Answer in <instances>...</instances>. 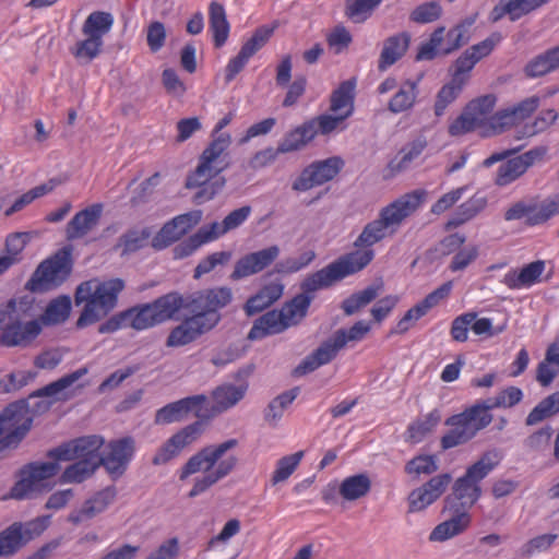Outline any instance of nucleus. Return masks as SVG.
Returning a JSON list of instances; mask_svg holds the SVG:
<instances>
[{
	"label": "nucleus",
	"instance_id": "nucleus-1",
	"mask_svg": "<svg viewBox=\"0 0 559 559\" xmlns=\"http://www.w3.org/2000/svg\"><path fill=\"white\" fill-rule=\"evenodd\" d=\"M237 445L236 439H228L201 449L187 461L180 469L179 478L181 480L197 473L203 474L195 478L193 487L188 493L190 498L206 491L235 469L238 459L236 455L227 453Z\"/></svg>",
	"mask_w": 559,
	"mask_h": 559
},
{
	"label": "nucleus",
	"instance_id": "nucleus-2",
	"mask_svg": "<svg viewBox=\"0 0 559 559\" xmlns=\"http://www.w3.org/2000/svg\"><path fill=\"white\" fill-rule=\"evenodd\" d=\"M40 306L32 295L12 298L0 305V345L29 347L43 329L38 321Z\"/></svg>",
	"mask_w": 559,
	"mask_h": 559
},
{
	"label": "nucleus",
	"instance_id": "nucleus-3",
	"mask_svg": "<svg viewBox=\"0 0 559 559\" xmlns=\"http://www.w3.org/2000/svg\"><path fill=\"white\" fill-rule=\"evenodd\" d=\"M425 190H414L405 193L382 207L378 218L368 223L354 241L356 248L370 249L371 246L388 236L394 235L400 226L411 217L424 203Z\"/></svg>",
	"mask_w": 559,
	"mask_h": 559
},
{
	"label": "nucleus",
	"instance_id": "nucleus-4",
	"mask_svg": "<svg viewBox=\"0 0 559 559\" xmlns=\"http://www.w3.org/2000/svg\"><path fill=\"white\" fill-rule=\"evenodd\" d=\"M123 288L124 282L121 278L104 282L93 278L81 283L74 295L75 305H83L76 326L86 328L107 317L117 306L118 295Z\"/></svg>",
	"mask_w": 559,
	"mask_h": 559
},
{
	"label": "nucleus",
	"instance_id": "nucleus-5",
	"mask_svg": "<svg viewBox=\"0 0 559 559\" xmlns=\"http://www.w3.org/2000/svg\"><path fill=\"white\" fill-rule=\"evenodd\" d=\"M32 424L33 417L23 401L11 403L0 412V460L19 448Z\"/></svg>",
	"mask_w": 559,
	"mask_h": 559
},
{
	"label": "nucleus",
	"instance_id": "nucleus-6",
	"mask_svg": "<svg viewBox=\"0 0 559 559\" xmlns=\"http://www.w3.org/2000/svg\"><path fill=\"white\" fill-rule=\"evenodd\" d=\"M496 103L497 98L492 94L471 100L463 112L449 126V133L452 136H460L480 129L485 135H488Z\"/></svg>",
	"mask_w": 559,
	"mask_h": 559
},
{
	"label": "nucleus",
	"instance_id": "nucleus-7",
	"mask_svg": "<svg viewBox=\"0 0 559 559\" xmlns=\"http://www.w3.org/2000/svg\"><path fill=\"white\" fill-rule=\"evenodd\" d=\"M70 251L61 250L52 258L45 260L34 272L26 287L32 292H46L59 286L70 274Z\"/></svg>",
	"mask_w": 559,
	"mask_h": 559
},
{
	"label": "nucleus",
	"instance_id": "nucleus-8",
	"mask_svg": "<svg viewBox=\"0 0 559 559\" xmlns=\"http://www.w3.org/2000/svg\"><path fill=\"white\" fill-rule=\"evenodd\" d=\"M104 444L100 436H84L59 445L48 452V456L57 461L82 460L94 462L96 466L102 464L99 450Z\"/></svg>",
	"mask_w": 559,
	"mask_h": 559
},
{
	"label": "nucleus",
	"instance_id": "nucleus-9",
	"mask_svg": "<svg viewBox=\"0 0 559 559\" xmlns=\"http://www.w3.org/2000/svg\"><path fill=\"white\" fill-rule=\"evenodd\" d=\"M45 530L44 520L14 522L0 532V557H11Z\"/></svg>",
	"mask_w": 559,
	"mask_h": 559
},
{
	"label": "nucleus",
	"instance_id": "nucleus-10",
	"mask_svg": "<svg viewBox=\"0 0 559 559\" xmlns=\"http://www.w3.org/2000/svg\"><path fill=\"white\" fill-rule=\"evenodd\" d=\"M233 300V292L229 287L209 288L193 293L186 299V309L198 316L216 317L215 326L221 321L217 312Z\"/></svg>",
	"mask_w": 559,
	"mask_h": 559
},
{
	"label": "nucleus",
	"instance_id": "nucleus-11",
	"mask_svg": "<svg viewBox=\"0 0 559 559\" xmlns=\"http://www.w3.org/2000/svg\"><path fill=\"white\" fill-rule=\"evenodd\" d=\"M59 469L60 465L57 460L55 462L28 464L22 469L21 479L12 489V497L23 499L45 488L44 481L53 477Z\"/></svg>",
	"mask_w": 559,
	"mask_h": 559
},
{
	"label": "nucleus",
	"instance_id": "nucleus-12",
	"mask_svg": "<svg viewBox=\"0 0 559 559\" xmlns=\"http://www.w3.org/2000/svg\"><path fill=\"white\" fill-rule=\"evenodd\" d=\"M203 425L201 421H195L188 425L167 439L155 452L152 457V464L160 466L169 463L171 460L179 456V454L192 444L201 436Z\"/></svg>",
	"mask_w": 559,
	"mask_h": 559
},
{
	"label": "nucleus",
	"instance_id": "nucleus-13",
	"mask_svg": "<svg viewBox=\"0 0 559 559\" xmlns=\"http://www.w3.org/2000/svg\"><path fill=\"white\" fill-rule=\"evenodd\" d=\"M343 162L338 157L319 160L307 166L293 182L292 189L304 192L332 180L341 170Z\"/></svg>",
	"mask_w": 559,
	"mask_h": 559
},
{
	"label": "nucleus",
	"instance_id": "nucleus-14",
	"mask_svg": "<svg viewBox=\"0 0 559 559\" xmlns=\"http://www.w3.org/2000/svg\"><path fill=\"white\" fill-rule=\"evenodd\" d=\"M546 153V147L538 146L503 162L497 169L495 183L499 187L512 183L523 176L534 164L542 162Z\"/></svg>",
	"mask_w": 559,
	"mask_h": 559
},
{
	"label": "nucleus",
	"instance_id": "nucleus-15",
	"mask_svg": "<svg viewBox=\"0 0 559 559\" xmlns=\"http://www.w3.org/2000/svg\"><path fill=\"white\" fill-rule=\"evenodd\" d=\"M216 319L217 318L213 314L205 317L193 313L171 330L167 337L166 345L169 347H179L195 341L201 335L215 328Z\"/></svg>",
	"mask_w": 559,
	"mask_h": 559
},
{
	"label": "nucleus",
	"instance_id": "nucleus-16",
	"mask_svg": "<svg viewBox=\"0 0 559 559\" xmlns=\"http://www.w3.org/2000/svg\"><path fill=\"white\" fill-rule=\"evenodd\" d=\"M201 219V210H194L174 217L164 224L160 230L153 237L152 247L162 250L170 246L198 225Z\"/></svg>",
	"mask_w": 559,
	"mask_h": 559
},
{
	"label": "nucleus",
	"instance_id": "nucleus-17",
	"mask_svg": "<svg viewBox=\"0 0 559 559\" xmlns=\"http://www.w3.org/2000/svg\"><path fill=\"white\" fill-rule=\"evenodd\" d=\"M280 252V247L273 245L241 257L236 261L230 278L238 281L262 272L278 258Z\"/></svg>",
	"mask_w": 559,
	"mask_h": 559
},
{
	"label": "nucleus",
	"instance_id": "nucleus-18",
	"mask_svg": "<svg viewBox=\"0 0 559 559\" xmlns=\"http://www.w3.org/2000/svg\"><path fill=\"white\" fill-rule=\"evenodd\" d=\"M551 0H500L490 11L489 20L492 23L508 16L511 22H515L543 7Z\"/></svg>",
	"mask_w": 559,
	"mask_h": 559
},
{
	"label": "nucleus",
	"instance_id": "nucleus-19",
	"mask_svg": "<svg viewBox=\"0 0 559 559\" xmlns=\"http://www.w3.org/2000/svg\"><path fill=\"white\" fill-rule=\"evenodd\" d=\"M109 451L102 455V464L114 476H120L134 453V440L126 437L111 441L108 444Z\"/></svg>",
	"mask_w": 559,
	"mask_h": 559
},
{
	"label": "nucleus",
	"instance_id": "nucleus-20",
	"mask_svg": "<svg viewBox=\"0 0 559 559\" xmlns=\"http://www.w3.org/2000/svg\"><path fill=\"white\" fill-rule=\"evenodd\" d=\"M115 498L116 489L114 487H107L85 500L81 508L73 510L68 515V521L74 525L90 521L103 513L115 501Z\"/></svg>",
	"mask_w": 559,
	"mask_h": 559
},
{
	"label": "nucleus",
	"instance_id": "nucleus-21",
	"mask_svg": "<svg viewBox=\"0 0 559 559\" xmlns=\"http://www.w3.org/2000/svg\"><path fill=\"white\" fill-rule=\"evenodd\" d=\"M103 204H92L78 212L66 226V238L70 241L81 239L93 231L99 224Z\"/></svg>",
	"mask_w": 559,
	"mask_h": 559
},
{
	"label": "nucleus",
	"instance_id": "nucleus-22",
	"mask_svg": "<svg viewBox=\"0 0 559 559\" xmlns=\"http://www.w3.org/2000/svg\"><path fill=\"white\" fill-rule=\"evenodd\" d=\"M481 495L480 485L474 484L464 476L457 478L452 492L444 500L447 510H464L467 512Z\"/></svg>",
	"mask_w": 559,
	"mask_h": 559
},
{
	"label": "nucleus",
	"instance_id": "nucleus-23",
	"mask_svg": "<svg viewBox=\"0 0 559 559\" xmlns=\"http://www.w3.org/2000/svg\"><path fill=\"white\" fill-rule=\"evenodd\" d=\"M206 401V395L199 394L169 403L156 412L154 423L156 425H168L171 423L180 421L187 416L188 413L195 409L197 407H200Z\"/></svg>",
	"mask_w": 559,
	"mask_h": 559
},
{
	"label": "nucleus",
	"instance_id": "nucleus-24",
	"mask_svg": "<svg viewBox=\"0 0 559 559\" xmlns=\"http://www.w3.org/2000/svg\"><path fill=\"white\" fill-rule=\"evenodd\" d=\"M373 257L374 251L372 249L358 248L355 251L342 255L330 263V265L338 282L346 276L364 270L372 261Z\"/></svg>",
	"mask_w": 559,
	"mask_h": 559
},
{
	"label": "nucleus",
	"instance_id": "nucleus-25",
	"mask_svg": "<svg viewBox=\"0 0 559 559\" xmlns=\"http://www.w3.org/2000/svg\"><path fill=\"white\" fill-rule=\"evenodd\" d=\"M449 520L438 524L429 535L430 542H444L463 533L471 523V515L464 510H449Z\"/></svg>",
	"mask_w": 559,
	"mask_h": 559
},
{
	"label": "nucleus",
	"instance_id": "nucleus-26",
	"mask_svg": "<svg viewBox=\"0 0 559 559\" xmlns=\"http://www.w3.org/2000/svg\"><path fill=\"white\" fill-rule=\"evenodd\" d=\"M288 329L280 311L271 310L259 317L248 333V340H262L267 335L280 334Z\"/></svg>",
	"mask_w": 559,
	"mask_h": 559
},
{
	"label": "nucleus",
	"instance_id": "nucleus-27",
	"mask_svg": "<svg viewBox=\"0 0 559 559\" xmlns=\"http://www.w3.org/2000/svg\"><path fill=\"white\" fill-rule=\"evenodd\" d=\"M317 135V129L314 122H308L296 127L278 143V152L282 154L296 152L302 150L310 141Z\"/></svg>",
	"mask_w": 559,
	"mask_h": 559
},
{
	"label": "nucleus",
	"instance_id": "nucleus-28",
	"mask_svg": "<svg viewBox=\"0 0 559 559\" xmlns=\"http://www.w3.org/2000/svg\"><path fill=\"white\" fill-rule=\"evenodd\" d=\"M411 41V35L406 32L393 35L383 43L378 68L380 71L386 70L394 64L406 52Z\"/></svg>",
	"mask_w": 559,
	"mask_h": 559
},
{
	"label": "nucleus",
	"instance_id": "nucleus-29",
	"mask_svg": "<svg viewBox=\"0 0 559 559\" xmlns=\"http://www.w3.org/2000/svg\"><path fill=\"white\" fill-rule=\"evenodd\" d=\"M502 457V450L497 448L489 449L485 451L474 464L467 467L463 476L474 484L479 485V483L500 464Z\"/></svg>",
	"mask_w": 559,
	"mask_h": 559
},
{
	"label": "nucleus",
	"instance_id": "nucleus-30",
	"mask_svg": "<svg viewBox=\"0 0 559 559\" xmlns=\"http://www.w3.org/2000/svg\"><path fill=\"white\" fill-rule=\"evenodd\" d=\"M356 80L349 79L342 82L336 90L333 91L330 98V110L345 118L352 116L354 111Z\"/></svg>",
	"mask_w": 559,
	"mask_h": 559
},
{
	"label": "nucleus",
	"instance_id": "nucleus-31",
	"mask_svg": "<svg viewBox=\"0 0 559 559\" xmlns=\"http://www.w3.org/2000/svg\"><path fill=\"white\" fill-rule=\"evenodd\" d=\"M231 144V136L229 133H219L214 136L211 143L205 147L200 156V160L212 166L213 168H219L222 173L228 167V163L225 160V153Z\"/></svg>",
	"mask_w": 559,
	"mask_h": 559
},
{
	"label": "nucleus",
	"instance_id": "nucleus-32",
	"mask_svg": "<svg viewBox=\"0 0 559 559\" xmlns=\"http://www.w3.org/2000/svg\"><path fill=\"white\" fill-rule=\"evenodd\" d=\"M450 430L441 438L443 450L452 449L472 440L475 436L460 414L453 415L445 420Z\"/></svg>",
	"mask_w": 559,
	"mask_h": 559
},
{
	"label": "nucleus",
	"instance_id": "nucleus-33",
	"mask_svg": "<svg viewBox=\"0 0 559 559\" xmlns=\"http://www.w3.org/2000/svg\"><path fill=\"white\" fill-rule=\"evenodd\" d=\"M246 391V385L236 386L233 384H223L217 386L212 392V415H217L235 406L240 400L243 399Z\"/></svg>",
	"mask_w": 559,
	"mask_h": 559
},
{
	"label": "nucleus",
	"instance_id": "nucleus-34",
	"mask_svg": "<svg viewBox=\"0 0 559 559\" xmlns=\"http://www.w3.org/2000/svg\"><path fill=\"white\" fill-rule=\"evenodd\" d=\"M545 269L543 261H535L518 271H510L503 277V283L511 289L528 287L535 284Z\"/></svg>",
	"mask_w": 559,
	"mask_h": 559
},
{
	"label": "nucleus",
	"instance_id": "nucleus-35",
	"mask_svg": "<svg viewBox=\"0 0 559 559\" xmlns=\"http://www.w3.org/2000/svg\"><path fill=\"white\" fill-rule=\"evenodd\" d=\"M559 68V45L530 60L524 73L527 78H539Z\"/></svg>",
	"mask_w": 559,
	"mask_h": 559
},
{
	"label": "nucleus",
	"instance_id": "nucleus-36",
	"mask_svg": "<svg viewBox=\"0 0 559 559\" xmlns=\"http://www.w3.org/2000/svg\"><path fill=\"white\" fill-rule=\"evenodd\" d=\"M283 290L284 286L278 282L265 285L257 295L247 300L245 305L246 313L253 316L264 310L282 297Z\"/></svg>",
	"mask_w": 559,
	"mask_h": 559
},
{
	"label": "nucleus",
	"instance_id": "nucleus-37",
	"mask_svg": "<svg viewBox=\"0 0 559 559\" xmlns=\"http://www.w3.org/2000/svg\"><path fill=\"white\" fill-rule=\"evenodd\" d=\"M371 489V480L366 474L352 475L342 480L337 492L345 501H356L366 497Z\"/></svg>",
	"mask_w": 559,
	"mask_h": 559
},
{
	"label": "nucleus",
	"instance_id": "nucleus-38",
	"mask_svg": "<svg viewBox=\"0 0 559 559\" xmlns=\"http://www.w3.org/2000/svg\"><path fill=\"white\" fill-rule=\"evenodd\" d=\"M71 299L68 296H60L51 300L45 311L38 312L40 328L63 323L70 316Z\"/></svg>",
	"mask_w": 559,
	"mask_h": 559
},
{
	"label": "nucleus",
	"instance_id": "nucleus-39",
	"mask_svg": "<svg viewBox=\"0 0 559 559\" xmlns=\"http://www.w3.org/2000/svg\"><path fill=\"white\" fill-rule=\"evenodd\" d=\"M150 305L155 314V321L159 324L171 319L181 308L186 309V299L177 293H169Z\"/></svg>",
	"mask_w": 559,
	"mask_h": 559
},
{
	"label": "nucleus",
	"instance_id": "nucleus-40",
	"mask_svg": "<svg viewBox=\"0 0 559 559\" xmlns=\"http://www.w3.org/2000/svg\"><path fill=\"white\" fill-rule=\"evenodd\" d=\"M335 357L336 354L325 341L294 369V374L297 377L305 376L317 370L319 367L329 364Z\"/></svg>",
	"mask_w": 559,
	"mask_h": 559
},
{
	"label": "nucleus",
	"instance_id": "nucleus-41",
	"mask_svg": "<svg viewBox=\"0 0 559 559\" xmlns=\"http://www.w3.org/2000/svg\"><path fill=\"white\" fill-rule=\"evenodd\" d=\"M370 331V324L365 321L356 322L349 329H341L337 330L333 336H331L326 342L330 344L331 348L337 355L338 350L344 348L349 342H359L361 341Z\"/></svg>",
	"mask_w": 559,
	"mask_h": 559
},
{
	"label": "nucleus",
	"instance_id": "nucleus-42",
	"mask_svg": "<svg viewBox=\"0 0 559 559\" xmlns=\"http://www.w3.org/2000/svg\"><path fill=\"white\" fill-rule=\"evenodd\" d=\"M114 25V17L109 12L94 11L83 23L82 34L104 40V36L108 34Z\"/></svg>",
	"mask_w": 559,
	"mask_h": 559
},
{
	"label": "nucleus",
	"instance_id": "nucleus-43",
	"mask_svg": "<svg viewBox=\"0 0 559 559\" xmlns=\"http://www.w3.org/2000/svg\"><path fill=\"white\" fill-rule=\"evenodd\" d=\"M417 94L418 91L416 82H404L390 99L388 109L395 115L411 110L416 103Z\"/></svg>",
	"mask_w": 559,
	"mask_h": 559
},
{
	"label": "nucleus",
	"instance_id": "nucleus-44",
	"mask_svg": "<svg viewBox=\"0 0 559 559\" xmlns=\"http://www.w3.org/2000/svg\"><path fill=\"white\" fill-rule=\"evenodd\" d=\"M151 236L150 227L130 228L119 237L116 248L121 249L122 255L135 252L146 246Z\"/></svg>",
	"mask_w": 559,
	"mask_h": 559
},
{
	"label": "nucleus",
	"instance_id": "nucleus-45",
	"mask_svg": "<svg viewBox=\"0 0 559 559\" xmlns=\"http://www.w3.org/2000/svg\"><path fill=\"white\" fill-rule=\"evenodd\" d=\"M210 27L213 32L215 46H223L229 35V23L224 7L215 1L210 4Z\"/></svg>",
	"mask_w": 559,
	"mask_h": 559
},
{
	"label": "nucleus",
	"instance_id": "nucleus-46",
	"mask_svg": "<svg viewBox=\"0 0 559 559\" xmlns=\"http://www.w3.org/2000/svg\"><path fill=\"white\" fill-rule=\"evenodd\" d=\"M312 296L299 294L280 310L288 328L298 324L307 314Z\"/></svg>",
	"mask_w": 559,
	"mask_h": 559
},
{
	"label": "nucleus",
	"instance_id": "nucleus-47",
	"mask_svg": "<svg viewBox=\"0 0 559 559\" xmlns=\"http://www.w3.org/2000/svg\"><path fill=\"white\" fill-rule=\"evenodd\" d=\"M486 205L487 200L485 197H472L457 207L453 217L448 222V227L455 228L463 225L484 211Z\"/></svg>",
	"mask_w": 559,
	"mask_h": 559
},
{
	"label": "nucleus",
	"instance_id": "nucleus-48",
	"mask_svg": "<svg viewBox=\"0 0 559 559\" xmlns=\"http://www.w3.org/2000/svg\"><path fill=\"white\" fill-rule=\"evenodd\" d=\"M128 328L136 331L150 329L156 324L155 314L150 304L132 307L124 310Z\"/></svg>",
	"mask_w": 559,
	"mask_h": 559
},
{
	"label": "nucleus",
	"instance_id": "nucleus-49",
	"mask_svg": "<svg viewBox=\"0 0 559 559\" xmlns=\"http://www.w3.org/2000/svg\"><path fill=\"white\" fill-rule=\"evenodd\" d=\"M490 409V406L485 401L465 409L463 413H460V415L462 418H465V423L468 425L469 429H472L474 436H476L478 431L483 430L491 423L492 415L489 413Z\"/></svg>",
	"mask_w": 559,
	"mask_h": 559
},
{
	"label": "nucleus",
	"instance_id": "nucleus-50",
	"mask_svg": "<svg viewBox=\"0 0 559 559\" xmlns=\"http://www.w3.org/2000/svg\"><path fill=\"white\" fill-rule=\"evenodd\" d=\"M427 146L424 138H418L401 150L399 155L390 163L392 170L403 171L417 159Z\"/></svg>",
	"mask_w": 559,
	"mask_h": 559
},
{
	"label": "nucleus",
	"instance_id": "nucleus-51",
	"mask_svg": "<svg viewBox=\"0 0 559 559\" xmlns=\"http://www.w3.org/2000/svg\"><path fill=\"white\" fill-rule=\"evenodd\" d=\"M380 293L379 286H368L344 299L341 308L346 316H353L373 301Z\"/></svg>",
	"mask_w": 559,
	"mask_h": 559
},
{
	"label": "nucleus",
	"instance_id": "nucleus-52",
	"mask_svg": "<svg viewBox=\"0 0 559 559\" xmlns=\"http://www.w3.org/2000/svg\"><path fill=\"white\" fill-rule=\"evenodd\" d=\"M69 465L59 477L60 484H81L90 478L99 466L94 462L78 461Z\"/></svg>",
	"mask_w": 559,
	"mask_h": 559
},
{
	"label": "nucleus",
	"instance_id": "nucleus-53",
	"mask_svg": "<svg viewBox=\"0 0 559 559\" xmlns=\"http://www.w3.org/2000/svg\"><path fill=\"white\" fill-rule=\"evenodd\" d=\"M298 393L299 389L294 388L273 399L265 409L264 419L271 425H276L283 417L284 411L294 402Z\"/></svg>",
	"mask_w": 559,
	"mask_h": 559
},
{
	"label": "nucleus",
	"instance_id": "nucleus-54",
	"mask_svg": "<svg viewBox=\"0 0 559 559\" xmlns=\"http://www.w3.org/2000/svg\"><path fill=\"white\" fill-rule=\"evenodd\" d=\"M534 212L528 217V225L536 226L546 223L551 217L559 214V193L543 200L533 202Z\"/></svg>",
	"mask_w": 559,
	"mask_h": 559
},
{
	"label": "nucleus",
	"instance_id": "nucleus-55",
	"mask_svg": "<svg viewBox=\"0 0 559 559\" xmlns=\"http://www.w3.org/2000/svg\"><path fill=\"white\" fill-rule=\"evenodd\" d=\"M337 280L332 271L331 265H326L325 267L310 274L307 276L301 283V294L309 295L319 289L326 288L336 283Z\"/></svg>",
	"mask_w": 559,
	"mask_h": 559
},
{
	"label": "nucleus",
	"instance_id": "nucleus-56",
	"mask_svg": "<svg viewBox=\"0 0 559 559\" xmlns=\"http://www.w3.org/2000/svg\"><path fill=\"white\" fill-rule=\"evenodd\" d=\"M104 40L85 36L84 39L79 40L73 47L70 48L71 53L80 62L90 63L102 52Z\"/></svg>",
	"mask_w": 559,
	"mask_h": 559
},
{
	"label": "nucleus",
	"instance_id": "nucleus-57",
	"mask_svg": "<svg viewBox=\"0 0 559 559\" xmlns=\"http://www.w3.org/2000/svg\"><path fill=\"white\" fill-rule=\"evenodd\" d=\"M88 372V369L86 367L80 368L69 374L63 376L62 378L58 379L57 381H53L49 383L48 385L39 389L36 391L32 396H56L70 385H72L74 382H76L79 379H81L83 376H85Z\"/></svg>",
	"mask_w": 559,
	"mask_h": 559
},
{
	"label": "nucleus",
	"instance_id": "nucleus-58",
	"mask_svg": "<svg viewBox=\"0 0 559 559\" xmlns=\"http://www.w3.org/2000/svg\"><path fill=\"white\" fill-rule=\"evenodd\" d=\"M462 81L457 79H451V81L441 87L438 92L435 103L436 116H442L445 108L452 104L463 90Z\"/></svg>",
	"mask_w": 559,
	"mask_h": 559
},
{
	"label": "nucleus",
	"instance_id": "nucleus-59",
	"mask_svg": "<svg viewBox=\"0 0 559 559\" xmlns=\"http://www.w3.org/2000/svg\"><path fill=\"white\" fill-rule=\"evenodd\" d=\"M440 420L441 415L437 409L430 412L423 419L408 427V439L413 443L420 442L426 435L433 430Z\"/></svg>",
	"mask_w": 559,
	"mask_h": 559
},
{
	"label": "nucleus",
	"instance_id": "nucleus-60",
	"mask_svg": "<svg viewBox=\"0 0 559 559\" xmlns=\"http://www.w3.org/2000/svg\"><path fill=\"white\" fill-rule=\"evenodd\" d=\"M304 451H298L294 454L281 457L277 461L276 468L272 475V484L276 485L283 483L289 478V476L296 471L301 459Z\"/></svg>",
	"mask_w": 559,
	"mask_h": 559
},
{
	"label": "nucleus",
	"instance_id": "nucleus-61",
	"mask_svg": "<svg viewBox=\"0 0 559 559\" xmlns=\"http://www.w3.org/2000/svg\"><path fill=\"white\" fill-rule=\"evenodd\" d=\"M442 15V5L439 1H429L417 5L409 14V20L417 24L432 23Z\"/></svg>",
	"mask_w": 559,
	"mask_h": 559
},
{
	"label": "nucleus",
	"instance_id": "nucleus-62",
	"mask_svg": "<svg viewBox=\"0 0 559 559\" xmlns=\"http://www.w3.org/2000/svg\"><path fill=\"white\" fill-rule=\"evenodd\" d=\"M382 0H347L346 14L356 23L366 21Z\"/></svg>",
	"mask_w": 559,
	"mask_h": 559
},
{
	"label": "nucleus",
	"instance_id": "nucleus-63",
	"mask_svg": "<svg viewBox=\"0 0 559 559\" xmlns=\"http://www.w3.org/2000/svg\"><path fill=\"white\" fill-rule=\"evenodd\" d=\"M218 174H221L219 168H213L204 162L199 160L195 170L187 177L186 188L193 189L203 185H210L217 179Z\"/></svg>",
	"mask_w": 559,
	"mask_h": 559
},
{
	"label": "nucleus",
	"instance_id": "nucleus-64",
	"mask_svg": "<svg viewBox=\"0 0 559 559\" xmlns=\"http://www.w3.org/2000/svg\"><path fill=\"white\" fill-rule=\"evenodd\" d=\"M274 32V27L261 26L255 29L253 35L242 45L241 51L251 58L260 50L270 39Z\"/></svg>",
	"mask_w": 559,
	"mask_h": 559
}]
</instances>
